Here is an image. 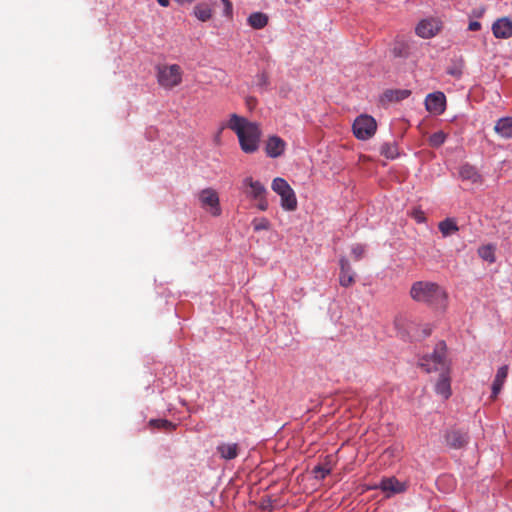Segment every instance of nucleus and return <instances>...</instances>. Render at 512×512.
<instances>
[{
    "label": "nucleus",
    "instance_id": "c756f323",
    "mask_svg": "<svg viewBox=\"0 0 512 512\" xmlns=\"http://www.w3.org/2000/svg\"><path fill=\"white\" fill-rule=\"evenodd\" d=\"M332 468L328 465H317L314 467L313 472L318 479H324L331 473Z\"/></svg>",
    "mask_w": 512,
    "mask_h": 512
},
{
    "label": "nucleus",
    "instance_id": "412c9836",
    "mask_svg": "<svg viewBox=\"0 0 512 512\" xmlns=\"http://www.w3.org/2000/svg\"><path fill=\"white\" fill-rule=\"evenodd\" d=\"M247 22L253 29H262L268 24V16L262 12H254L248 17Z\"/></svg>",
    "mask_w": 512,
    "mask_h": 512
},
{
    "label": "nucleus",
    "instance_id": "c9c22d12",
    "mask_svg": "<svg viewBox=\"0 0 512 512\" xmlns=\"http://www.w3.org/2000/svg\"><path fill=\"white\" fill-rule=\"evenodd\" d=\"M224 6H225V14L227 16H230L232 14V3L229 0H222Z\"/></svg>",
    "mask_w": 512,
    "mask_h": 512
},
{
    "label": "nucleus",
    "instance_id": "9d476101",
    "mask_svg": "<svg viewBox=\"0 0 512 512\" xmlns=\"http://www.w3.org/2000/svg\"><path fill=\"white\" fill-rule=\"evenodd\" d=\"M355 272L352 270L349 261L342 257L340 259L339 283L342 287H350L355 282Z\"/></svg>",
    "mask_w": 512,
    "mask_h": 512
},
{
    "label": "nucleus",
    "instance_id": "423d86ee",
    "mask_svg": "<svg viewBox=\"0 0 512 512\" xmlns=\"http://www.w3.org/2000/svg\"><path fill=\"white\" fill-rule=\"evenodd\" d=\"M201 207L207 210L212 216L218 217L222 210L219 195L213 188H205L198 193Z\"/></svg>",
    "mask_w": 512,
    "mask_h": 512
},
{
    "label": "nucleus",
    "instance_id": "f257e3e1",
    "mask_svg": "<svg viewBox=\"0 0 512 512\" xmlns=\"http://www.w3.org/2000/svg\"><path fill=\"white\" fill-rule=\"evenodd\" d=\"M226 127L236 133L243 152L250 154L258 150L262 132L256 122H251L237 114H231L227 124L221 126L216 136L217 141Z\"/></svg>",
    "mask_w": 512,
    "mask_h": 512
},
{
    "label": "nucleus",
    "instance_id": "0eeeda50",
    "mask_svg": "<svg viewBox=\"0 0 512 512\" xmlns=\"http://www.w3.org/2000/svg\"><path fill=\"white\" fill-rule=\"evenodd\" d=\"M442 29V22L438 18L430 17L422 19L415 27L417 36L429 39L436 36Z\"/></svg>",
    "mask_w": 512,
    "mask_h": 512
},
{
    "label": "nucleus",
    "instance_id": "a211bd4d",
    "mask_svg": "<svg viewBox=\"0 0 512 512\" xmlns=\"http://www.w3.org/2000/svg\"><path fill=\"white\" fill-rule=\"evenodd\" d=\"M217 451L221 458L225 460H232L238 456L239 445L237 443H221L217 446Z\"/></svg>",
    "mask_w": 512,
    "mask_h": 512
},
{
    "label": "nucleus",
    "instance_id": "58836bf2",
    "mask_svg": "<svg viewBox=\"0 0 512 512\" xmlns=\"http://www.w3.org/2000/svg\"><path fill=\"white\" fill-rule=\"evenodd\" d=\"M393 53H394L395 56H398V57L405 56V53H403L402 49H398L397 47H395L393 49Z\"/></svg>",
    "mask_w": 512,
    "mask_h": 512
},
{
    "label": "nucleus",
    "instance_id": "f3484780",
    "mask_svg": "<svg viewBox=\"0 0 512 512\" xmlns=\"http://www.w3.org/2000/svg\"><path fill=\"white\" fill-rule=\"evenodd\" d=\"M281 197V207L287 211H294L297 208V199L296 195L291 188V186L285 190V192H281L278 194Z\"/></svg>",
    "mask_w": 512,
    "mask_h": 512
},
{
    "label": "nucleus",
    "instance_id": "79ce46f5",
    "mask_svg": "<svg viewBox=\"0 0 512 512\" xmlns=\"http://www.w3.org/2000/svg\"><path fill=\"white\" fill-rule=\"evenodd\" d=\"M177 3L179 4H184V3H191L193 2L194 0H175Z\"/></svg>",
    "mask_w": 512,
    "mask_h": 512
},
{
    "label": "nucleus",
    "instance_id": "2f4dec72",
    "mask_svg": "<svg viewBox=\"0 0 512 512\" xmlns=\"http://www.w3.org/2000/svg\"><path fill=\"white\" fill-rule=\"evenodd\" d=\"M352 255H353V258L358 261L360 260L363 256H364V253H365V247L363 245H360V244H356L352 247Z\"/></svg>",
    "mask_w": 512,
    "mask_h": 512
},
{
    "label": "nucleus",
    "instance_id": "bb28decb",
    "mask_svg": "<svg viewBox=\"0 0 512 512\" xmlns=\"http://www.w3.org/2000/svg\"><path fill=\"white\" fill-rule=\"evenodd\" d=\"M380 153L388 159H394L398 156V149L394 143H384L381 146Z\"/></svg>",
    "mask_w": 512,
    "mask_h": 512
},
{
    "label": "nucleus",
    "instance_id": "e433bc0d",
    "mask_svg": "<svg viewBox=\"0 0 512 512\" xmlns=\"http://www.w3.org/2000/svg\"><path fill=\"white\" fill-rule=\"evenodd\" d=\"M480 28H481V24L478 21H471L468 26V29L470 31H478V30H480Z\"/></svg>",
    "mask_w": 512,
    "mask_h": 512
},
{
    "label": "nucleus",
    "instance_id": "2eb2a0df",
    "mask_svg": "<svg viewBox=\"0 0 512 512\" xmlns=\"http://www.w3.org/2000/svg\"><path fill=\"white\" fill-rule=\"evenodd\" d=\"M508 376V366L503 365L501 366L495 375L494 381L492 383V393L491 398L496 399L499 393L502 390V387L507 379Z\"/></svg>",
    "mask_w": 512,
    "mask_h": 512
},
{
    "label": "nucleus",
    "instance_id": "5701e85b",
    "mask_svg": "<svg viewBox=\"0 0 512 512\" xmlns=\"http://www.w3.org/2000/svg\"><path fill=\"white\" fill-rule=\"evenodd\" d=\"M194 15L198 20L206 22L212 17V9L206 3H199L194 7Z\"/></svg>",
    "mask_w": 512,
    "mask_h": 512
},
{
    "label": "nucleus",
    "instance_id": "20e7f679",
    "mask_svg": "<svg viewBox=\"0 0 512 512\" xmlns=\"http://www.w3.org/2000/svg\"><path fill=\"white\" fill-rule=\"evenodd\" d=\"M158 84L167 90H171L182 82L183 70L178 64H163L156 67Z\"/></svg>",
    "mask_w": 512,
    "mask_h": 512
},
{
    "label": "nucleus",
    "instance_id": "a878e982",
    "mask_svg": "<svg viewBox=\"0 0 512 512\" xmlns=\"http://www.w3.org/2000/svg\"><path fill=\"white\" fill-rule=\"evenodd\" d=\"M149 426L154 429L163 431H172L176 428V425L166 419H151Z\"/></svg>",
    "mask_w": 512,
    "mask_h": 512
},
{
    "label": "nucleus",
    "instance_id": "4be33fe9",
    "mask_svg": "<svg viewBox=\"0 0 512 512\" xmlns=\"http://www.w3.org/2000/svg\"><path fill=\"white\" fill-rule=\"evenodd\" d=\"M411 95V91L408 89H390L385 91L384 97L390 102H399Z\"/></svg>",
    "mask_w": 512,
    "mask_h": 512
},
{
    "label": "nucleus",
    "instance_id": "ddd939ff",
    "mask_svg": "<svg viewBox=\"0 0 512 512\" xmlns=\"http://www.w3.org/2000/svg\"><path fill=\"white\" fill-rule=\"evenodd\" d=\"M243 185L248 188L246 190V194L253 200L260 198L267 193L265 186L260 181L253 180L252 177H246L243 180Z\"/></svg>",
    "mask_w": 512,
    "mask_h": 512
},
{
    "label": "nucleus",
    "instance_id": "72a5a7b5",
    "mask_svg": "<svg viewBox=\"0 0 512 512\" xmlns=\"http://www.w3.org/2000/svg\"><path fill=\"white\" fill-rule=\"evenodd\" d=\"M258 202L257 207L261 211H266L268 209V201L266 199V195L261 196L260 198L255 199Z\"/></svg>",
    "mask_w": 512,
    "mask_h": 512
},
{
    "label": "nucleus",
    "instance_id": "9b49d317",
    "mask_svg": "<svg viewBox=\"0 0 512 512\" xmlns=\"http://www.w3.org/2000/svg\"><path fill=\"white\" fill-rule=\"evenodd\" d=\"M469 437L466 432L461 430H451L445 435V441L448 446L454 449H460L468 443Z\"/></svg>",
    "mask_w": 512,
    "mask_h": 512
},
{
    "label": "nucleus",
    "instance_id": "37998d69",
    "mask_svg": "<svg viewBox=\"0 0 512 512\" xmlns=\"http://www.w3.org/2000/svg\"><path fill=\"white\" fill-rule=\"evenodd\" d=\"M266 82H267V77L264 74H262L261 75V83L265 84Z\"/></svg>",
    "mask_w": 512,
    "mask_h": 512
},
{
    "label": "nucleus",
    "instance_id": "39448f33",
    "mask_svg": "<svg viewBox=\"0 0 512 512\" xmlns=\"http://www.w3.org/2000/svg\"><path fill=\"white\" fill-rule=\"evenodd\" d=\"M353 133L359 140H368L374 136L377 130V123L372 116L362 114L353 123Z\"/></svg>",
    "mask_w": 512,
    "mask_h": 512
},
{
    "label": "nucleus",
    "instance_id": "1a4fd4ad",
    "mask_svg": "<svg viewBox=\"0 0 512 512\" xmlns=\"http://www.w3.org/2000/svg\"><path fill=\"white\" fill-rule=\"evenodd\" d=\"M492 31L496 38H510L512 36V20L507 17L496 20L492 25Z\"/></svg>",
    "mask_w": 512,
    "mask_h": 512
},
{
    "label": "nucleus",
    "instance_id": "aec40b11",
    "mask_svg": "<svg viewBox=\"0 0 512 512\" xmlns=\"http://www.w3.org/2000/svg\"><path fill=\"white\" fill-rule=\"evenodd\" d=\"M459 175L462 180H468L472 183L481 182V176L477 169L469 164L462 165L459 169Z\"/></svg>",
    "mask_w": 512,
    "mask_h": 512
},
{
    "label": "nucleus",
    "instance_id": "7c9ffc66",
    "mask_svg": "<svg viewBox=\"0 0 512 512\" xmlns=\"http://www.w3.org/2000/svg\"><path fill=\"white\" fill-rule=\"evenodd\" d=\"M252 224L255 231L268 230L270 227V222L264 217L255 218Z\"/></svg>",
    "mask_w": 512,
    "mask_h": 512
},
{
    "label": "nucleus",
    "instance_id": "dca6fc26",
    "mask_svg": "<svg viewBox=\"0 0 512 512\" xmlns=\"http://www.w3.org/2000/svg\"><path fill=\"white\" fill-rule=\"evenodd\" d=\"M379 488L384 492H390L392 494L405 491V485L394 477L383 479L379 485Z\"/></svg>",
    "mask_w": 512,
    "mask_h": 512
},
{
    "label": "nucleus",
    "instance_id": "7ed1b4c3",
    "mask_svg": "<svg viewBox=\"0 0 512 512\" xmlns=\"http://www.w3.org/2000/svg\"><path fill=\"white\" fill-rule=\"evenodd\" d=\"M419 366L427 373L448 372L446 344L443 341L438 342L432 354L425 355L419 360Z\"/></svg>",
    "mask_w": 512,
    "mask_h": 512
},
{
    "label": "nucleus",
    "instance_id": "a19ab883",
    "mask_svg": "<svg viewBox=\"0 0 512 512\" xmlns=\"http://www.w3.org/2000/svg\"><path fill=\"white\" fill-rule=\"evenodd\" d=\"M157 2L162 7H168L169 6V0H157Z\"/></svg>",
    "mask_w": 512,
    "mask_h": 512
},
{
    "label": "nucleus",
    "instance_id": "393cba45",
    "mask_svg": "<svg viewBox=\"0 0 512 512\" xmlns=\"http://www.w3.org/2000/svg\"><path fill=\"white\" fill-rule=\"evenodd\" d=\"M495 250H496V247L492 244L483 245L478 248V255L484 261L493 263V262H495Z\"/></svg>",
    "mask_w": 512,
    "mask_h": 512
},
{
    "label": "nucleus",
    "instance_id": "cd10ccee",
    "mask_svg": "<svg viewBox=\"0 0 512 512\" xmlns=\"http://www.w3.org/2000/svg\"><path fill=\"white\" fill-rule=\"evenodd\" d=\"M289 187H290V185L288 184V182L281 177H277V178L273 179L272 185H271L272 190L277 194H280L281 192H285V190L288 189Z\"/></svg>",
    "mask_w": 512,
    "mask_h": 512
},
{
    "label": "nucleus",
    "instance_id": "f704fd0d",
    "mask_svg": "<svg viewBox=\"0 0 512 512\" xmlns=\"http://www.w3.org/2000/svg\"><path fill=\"white\" fill-rule=\"evenodd\" d=\"M447 72H448V74H450L456 78H459L462 75V68L460 66H454V67L448 68Z\"/></svg>",
    "mask_w": 512,
    "mask_h": 512
},
{
    "label": "nucleus",
    "instance_id": "6ab92c4d",
    "mask_svg": "<svg viewBox=\"0 0 512 512\" xmlns=\"http://www.w3.org/2000/svg\"><path fill=\"white\" fill-rule=\"evenodd\" d=\"M494 131L503 138H511L512 117H504L499 119L494 126Z\"/></svg>",
    "mask_w": 512,
    "mask_h": 512
},
{
    "label": "nucleus",
    "instance_id": "f03ea898",
    "mask_svg": "<svg viewBox=\"0 0 512 512\" xmlns=\"http://www.w3.org/2000/svg\"><path fill=\"white\" fill-rule=\"evenodd\" d=\"M411 298L420 303H425L434 308H445L447 294L437 283L430 281H417L410 289Z\"/></svg>",
    "mask_w": 512,
    "mask_h": 512
},
{
    "label": "nucleus",
    "instance_id": "b1692460",
    "mask_svg": "<svg viewBox=\"0 0 512 512\" xmlns=\"http://www.w3.org/2000/svg\"><path fill=\"white\" fill-rule=\"evenodd\" d=\"M438 228L444 237L450 236L459 230L456 222L451 218L441 221Z\"/></svg>",
    "mask_w": 512,
    "mask_h": 512
},
{
    "label": "nucleus",
    "instance_id": "c85d7f7f",
    "mask_svg": "<svg viewBox=\"0 0 512 512\" xmlns=\"http://www.w3.org/2000/svg\"><path fill=\"white\" fill-rule=\"evenodd\" d=\"M446 140V134L443 131L433 133L429 138V144L432 147H440Z\"/></svg>",
    "mask_w": 512,
    "mask_h": 512
},
{
    "label": "nucleus",
    "instance_id": "ea45409f",
    "mask_svg": "<svg viewBox=\"0 0 512 512\" xmlns=\"http://www.w3.org/2000/svg\"><path fill=\"white\" fill-rule=\"evenodd\" d=\"M431 327L429 325H426L425 328L423 329V337H427L431 334Z\"/></svg>",
    "mask_w": 512,
    "mask_h": 512
},
{
    "label": "nucleus",
    "instance_id": "f8f14e48",
    "mask_svg": "<svg viewBox=\"0 0 512 512\" xmlns=\"http://www.w3.org/2000/svg\"><path fill=\"white\" fill-rule=\"evenodd\" d=\"M286 143L278 136H271L266 142V153L271 158L281 156L285 151Z\"/></svg>",
    "mask_w": 512,
    "mask_h": 512
},
{
    "label": "nucleus",
    "instance_id": "473e14b6",
    "mask_svg": "<svg viewBox=\"0 0 512 512\" xmlns=\"http://www.w3.org/2000/svg\"><path fill=\"white\" fill-rule=\"evenodd\" d=\"M411 216L418 222L422 223L426 220L425 213L421 209H413L411 212Z\"/></svg>",
    "mask_w": 512,
    "mask_h": 512
},
{
    "label": "nucleus",
    "instance_id": "4468645a",
    "mask_svg": "<svg viewBox=\"0 0 512 512\" xmlns=\"http://www.w3.org/2000/svg\"><path fill=\"white\" fill-rule=\"evenodd\" d=\"M448 372L440 373V377L435 384V391L443 399H448L451 396V381Z\"/></svg>",
    "mask_w": 512,
    "mask_h": 512
},
{
    "label": "nucleus",
    "instance_id": "4c0bfd02",
    "mask_svg": "<svg viewBox=\"0 0 512 512\" xmlns=\"http://www.w3.org/2000/svg\"><path fill=\"white\" fill-rule=\"evenodd\" d=\"M246 104L248 105L249 108H252L256 105V99L255 98H248L246 100Z\"/></svg>",
    "mask_w": 512,
    "mask_h": 512
},
{
    "label": "nucleus",
    "instance_id": "6e6552de",
    "mask_svg": "<svg viewBox=\"0 0 512 512\" xmlns=\"http://www.w3.org/2000/svg\"><path fill=\"white\" fill-rule=\"evenodd\" d=\"M446 97L442 92H434L427 95L425 107L430 113L442 114L445 110Z\"/></svg>",
    "mask_w": 512,
    "mask_h": 512
}]
</instances>
